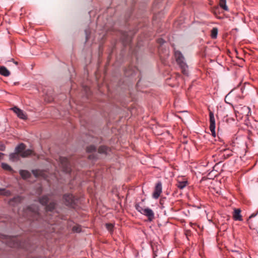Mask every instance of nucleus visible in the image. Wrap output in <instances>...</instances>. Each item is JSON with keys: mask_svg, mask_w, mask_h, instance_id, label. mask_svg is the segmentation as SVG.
Here are the masks:
<instances>
[{"mask_svg": "<svg viewBox=\"0 0 258 258\" xmlns=\"http://www.w3.org/2000/svg\"><path fill=\"white\" fill-rule=\"evenodd\" d=\"M142 214L147 216L150 221H152L154 218V213L153 211L149 208H145Z\"/></svg>", "mask_w": 258, "mask_h": 258, "instance_id": "6e6552de", "label": "nucleus"}, {"mask_svg": "<svg viewBox=\"0 0 258 258\" xmlns=\"http://www.w3.org/2000/svg\"><path fill=\"white\" fill-rule=\"evenodd\" d=\"M165 42L164 40L162 38H160L158 40V43L160 45L163 44Z\"/></svg>", "mask_w": 258, "mask_h": 258, "instance_id": "c756f323", "label": "nucleus"}, {"mask_svg": "<svg viewBox=\"0 0 258 258\" xmlns=\"http://www.w3.org/2000/svg\"><path fill=\"white\" fill-rule=\"evenodd\" d=\"M66 172H69V170L68 169H64Z\"/></svg>", "mask_w": 258, "mask_h": 258, "instance_id": "c9c22d12", "label": "nucleus"}, {"mask_svg": "<svg viewBox=\"0 0 258 258\" xmlns=\"http://www.w3.org/2000/svg\"><path fill=\"white\" fill-rule=\"evenodd\" d=\"M241 210L239 209H235L234 210L233 218L235 220L242 221V219L240 215Z\"/></svg>", "mask_w": 258, "mask_h": 258, "instance_id": "9d476101", "label": "nucleus"}, {"mask_svg": "<svg viewBox=\"0 0 258 258\" xmlns=\"http://www.w3.org/2000/svg\"><path fill=\"white\" fill-rule=\"evenodd\" d=\"M20 174L24 179H27L30 176V173L27 170H20Z\"/></svg>", "mask_w": 258, "mask_h": 258, "instance_id": "ddd939ff", "label": "nucleus"}, {"mask_svg": "<svg viewBox=\"0 0 258 258\" xmlns=\"http://www.w3.org/2000/svg\"><path fill=\"white\" fill-rule=\"evenodd\" d=\"M49 201V198L47 196H43L39 199V202L42 205H45Z\"/></svg>", "mask_w": 258, "mask_h": 258, "instance_id": "2eb2a0df", "label": "nucleus"}, {"mask_svg": "<svg viewBox=\"0 0 258 258\" xmlns=\"http://www.w3.org/2000/svg\"><path fill=\"white\" fill-rule=\"evenodd\" d=\"M32 172H33V174L34 175V176L36 177H38L39 176L42 175V173L41 171L39 170H33Z\"/></svg>", "mask_w": 258, "mask_h": 258, "instance_id": "b1692460", "label": "nucleus"}, {"mask_svg": "<svg viewBox=\"0 0 258 258\" xmlns=\"http://www.w3.org/2000/svg\"><path fill=\"white\" fill-rule=\"evenodd\" d=\"M11 110H12L20 119L25 120L27 118L26 114L22 110L17 107L15 106L11 108Z\"/></svg>", "mask_w": 258, "mask_h": 258, "instance_id": "39448f33", "label": "nucleus"}, {"mask_svg": "<svg viewBox=\"0 0 258 258\" xmlns=\"http://www.w3.org/2000/svg\"><path fill=\"white\" fill-rule=\"evenodd\" d=\"M65 204L67 205H71L75 202L74 197L72 194H66L63 196Z\"/></svg>", "mask_w": 258, "mask_h": 258, "instance_id": "0eeeda50", "label": "nucleus"}, {"mask_svg": "<svg viewBox=\"0 0 258 258\" xmlns=\"http://www.w3.org/2000/svg\"><path fill=\"white\" fill-rule=\"evenodd\" d=\"M18 153L17 152L15 153H12L10 155V158L11 160L13 161H15V160H17L18 159Z\"/></svg>", "mask_w": 258, "mask_h": 258, "instance_id": "aec40b11", "label": "nucleus"}, {"mask_svg": "<svg viewBox=\"0 0 258 258\" xmlns=\"http://www.w3.org/2000/svg\"><path fill=\"white\" fill-rule=\"evenodd\" d=\"M217 34H218V29L216 28H213L211 31V37L213 38H216L217 36Z\"/></svg>", "mask_w": 258, "mask_h": 258, "instance_id": "6ab92c4d", "label": "nucleus"}, {"mask_svg": "<svg viewBox=\"0 0 258 258\" xmlns=\"http://www.w3.org/2000/svg\"><path fill=\"white\" fill-rule=\"evenodd\" d=\"M107 150L108 149L105 146H101L98 149V152L99 153H106Z\"/></svg>", "mask_w": 258, "mask_h": 258, "instance_id": "412c9836", "label": "nucleus"}, {"mask_svg": "<svg viewBox=\"0 0 258 258\" xmlns=\"http://www.w3.org/2000/svg\"><path fill=\"white\" fill-rule=\"evenodd\" d=\"M5 150V145L2 143L0 142V151H4Z\"/></svg>", "mask_w": 258, "mask_h": 258, "instance_id": "cd10ccee", "label": "nucleus"}, {"mask_svg": "<svg viewBox=\"0 0 258 258\" xmlns=\"http://www.w3.org/2000/svg\"><path fill=\"white\" fill-rule=\"evenodd\" d=\"M135 207L136 210L142 214L145 208L140 205V204H137Z\"/></svg>", "mask_w": 258, "mask_h": 258, "instance_id": "a211bd4d", "label": "nucleus"}, {"mask_svg": "<svg viewBox=\"0 0 258 258\" xmlns=\"http://www.w3.org/2000/svg\"><path fill=\"white\" fill-rule=\"evenodd\" d=\"M55 206V203L53 202H51L46 207L47 211H51L54 209Z\"/></svg>", "mask_w": 258, "mask_h": 258, "instance_id": "dca6fc26", "label": "nucleus"}, {"mask_svg": "<svg viewBox=\"0 0 258 258\" xmlns=\"http://www.w3.org/2000/svg\"><path fill=\"white\" fill-rule=\"evenodd\" d=\"M10 72L4 66L0 67V74L5 77H8L10 75Z\"/></svg>", "mask_w": 258, "mask_h": 258, "instance_id": "9b49d317", "label": "nucleus"}, {"mask_svg": "<svg viewBox=\"0 0 258 258\" xmlns=\"http://www.w3.org/2000/svg\"><path fill=\"white\" fill-rule=\"evenodd\" d=\"M61 162H64V164L66 166H68V160L66 158H62L61 159ZM63 164V163H62V164Z\"/></svg>", "mask_w": 258, "mask_h": 258, "instance_id": "c85d7f7f", "label": "nucleus"}, {"mask_svg": "<svg viewBox=\"0 0 258 258\" xmlns=\"http://www.w3.org/2000/svg\"><path fill=\"white\" fill-rule=\"evenodd\" d=\"M4 156V154L0 152V160H1Z\"/></svg>", "mask_w": 258, "mask_h": 258, "instance_id": "2f4dec72", "label": "nucleus"}, {"mask_svg": "<svg viewBox=\"0 0 258 258\" xmlns=\"http://www.w3.org/2000/svg\"><path fill=\"white\" fill-rule=\"evenodd\" d=\"M210 130L211 132L212 135L214 137H216L215 132V119L214 118V113L212 111H210Z\"/></svg>", "mask_w": 258, "mask_h": 258, "instance_id": "20e7f679", "label": "nucleus"}, {"mask_svg": "<svg viewBox=\"0 0 258 258\" xmlns=\"http://www.w3.org/2000/svg\"><path fill=\"white\" fill-rule=\"evenodd\" d=\"M2 167L4 169L6 170L10 171L12 170L11 167L8 164H6L5 163H3L2 164Z\"/></svg>", "mask_w": 258, "mask_h": 258, "instance_id": "5701e85b", "label": "nucleus"}, {"mask_svg": "<svg viewBox=\"0 0 258 258\" xmlns=\"http://www.w3.org/2000/svg\"><path fill=\"white\" fill-rule=\"evenodd\" d=\"M84 90L86 91V93H88V91L89 90V89L87 87H86V88H85Z\"/></svg>", "mask_w": 258, "mask_h": 258, "instance_id": "7c9ffc66", "label": "nucleus"}, {"mask_svg": "<svg viewBox=\"0 0 258 258\" xmlns=\"http://www.w3.org/2000/svg\"><path fill=\"white\" fill-rule=\"evenodd\" d=\"M18 82H15V83H14V85H18Z\"/></svg>", "mask_w": 258, "mask_h": 258, "instance_id": "f704fd0d", "label": "nucleus"}, {"mask_svg": "<svg viewBox=\"0 0 258 258\" xmlns=\"http://www.w3.org/2000/svg\"><path fill=\"white\" fill-rule=\"evenodd\" d=\"M220 6L225 11H227L228 10V7L226 6V0H221L220 2Z\"/></svg>", "mask_w": 258, "mask_h": 258, "instance_id": "f3484780", "label": "nucleus"}, {"mask_svg": "<svg viewBox=\"0 0 258 258\" xmlns=\"http://www.w3.org/2000/svg\"><path fill=\"white\" fill-rule=\"evenodd\" d=\"M244 109H246V110H248L249 111L250 110V109L248 107H245L244 106V108H243Z\"/></svg>", "mask_w": 258, "mask_h": 258, "instance_id": "473e14b6", "label": "nucleus"}, {"mask_svg": "<svg viewBox=\"0 0 258 258\" xmlns=\"http://www.w3.org/2000/svg\"><path fill=\"white\" fill-rule=\"evenodd\" d=\"M0 195L6 197H9L11 195V192L5 188H0Z\"/></svg>", "mask_w": 258, "mask_h": 258, "instance_id": "4468645a", "label": "nucleus"}, {"mask_svg": "<svg viewBox=\"0 0 258 258\" xmlns=\"http://www.w3.org/2000/svg\"><path fill=\"white\" fill-rule=\"evenodd\" d=\"M15 151L22 157H27L30 155L32 151L30 149L25 150V146L24 144H19L15 149Z\"/></svg>", "mask_w": 258, "mask_h": 258, "instance_id": "7ed1b4c3", "label": "nucleus"}, {"mask_svg": "<svg viewBox=\"0 0 258 258\" xmlns=\"http://www.w3.org/2000/svg\"><path fill=\"white\" fill-rule=\"evenodd\" d=\"M229 94H230V93L228 94V95L226 96V98H227V97L228 95H229Z\"/></svg>", "mask_w": 258, "mask_h": 258, "instance_id": "e433bc0d", "label": "nucleus"}, {"mask_svg": "<svg viewBox=\"0 0 258 258\" xmlns=\"http://www.w3.org/2000/svg\"><path fill=\"white\" fill-rule=\"evenodd\" d=\"M19 214L24 217H34L33 218V220L36 219H37V217L39 216L38 209L35 206L32 207H29L27 209H24L22 212H19Z\"/></svg>", "mask_w": 258, "mask_h": 258, "instance_id": "f03ea898", "label": "nucleus"}, {"mask_svg": "<svg viewBox=\"0 0 258 258\" xmlns=\"http://www.w3.org/2000/svg\"><path fill=\"white\" fill-rule=\"evenodd\" d=\"M162 192V184L161 182H159L156 184L155 191L153 196L155 199H158Z\"/></svg>", "mask_w": 258, "mask_h": 258, "instance_id": "423d86ee", "label": "nucleus"}, {"mask_svg": "<svg viewBox=\"0 0 258 258\" xmlns=\"http://www.w3.org/2000/svg\"><path fill=\"white\" fill-rule=\"evenodd\" d=\"M106 228L108 231L111 232L113 228V225L110 223H107L106 224Z\"/></svg>", "mask_w": 258, "mask_h": 258, "instance_id": "393cba45", "label": "nucleus"}, {"mask_svg": "<svg viewBox=\"0 0 258 258\" xmlns=\"http://www.w3.org/2000/svg\"><path fill=\"white\" fill-rule=\"evenodd\" d=\"M187 181L186 180H184L182 181H178L177 182V183L176 184V186L178 188L182 189L187 185Z\"/></svg>", "mask_w": 258, "mask_h": 258, "instance_id": "f8f14e48", "label": "nucleus"}, {"mask_svg": "<svg viewBox=\"0 0 258 258\" xmlns=\"http://www.w3.org/2000/svg\"><path fill=\"white\" fill-rule=\"evenodd\" d=\"M45 101H47L48 102H51V100H47L46 98L45 99Z\"/></svg>", "mask_w": 258, "mask_h": 258, "instance_id": "72a5a7b5", "label": "nucleus"}, {"mask_svg": "<svg viewBox=\"0 0 258 258\" xmlns=\"http://www.w3.org/2000/svg\"><path fill=\"white\" fill-rule=\"evenodd\" d=\"M255 216V215H254V214H252L249 217V220H248V224L249 225V227L250 228H253V225H252V220L251 219H252V218H253Z\"/></svg>", "mask_w": 258, "mask_h": 258, "instance_id": "4be33fe9", "label": "nucleus"}, {"mask_svg": "<svg viewBox=\"0 0 258 258\" xmlns=\"http://www.w3.org/2000/svg\"><path fill=\"white\" fill-rule=\"evenodd\" d=\"M73 230L74 232H80L81 231V228L80 226H75L73 227Z\"/></svg>", "mask_w": 258, "mask_h": 258, "instance_id": "bb28decb", "label": "nucleus"}, {"mask_svg": "<svg viewBox=\"0 0 258 258\" xmlns=\"http://www.w3.org/2000/svg\"><path fill=\"white\" fill-rule=\"evenodd\" d=\"M96 150V147L93 145H91L87 147V151L88 152H91Z\"/></svg>", "mask_w": 258, "mask_h": 258, "instance_id": "a878e982", "label": "nucleus"}, {"mask_svg": "<svg viewBox=\"0 0 258 258\" xmlns=\"http://www.w3.org/2000/svg\"><path fill=\"white\" fill-rule=\"evenodd\" d=\"M175 57L176 61L181 68L183 74L187 75L188 66L185 62V59L182 54L179 51H175Z\"/></svg>", "mask_w": 258, "mask_h": 258, "instance_id": "f257e3e1", "label": "nucleus"}, {"mask_svg": "<svg viewBox=\"0 0 258 258\" xmlns=\"http://www.w3.org/2000/svg\"><path fill=\"white\" fill-rule=\"evenodd\" d=\"M22 201V197L20 196H17L11 199L9 202V204L10 206L15 207L17 206L18 204L20 203Z\"/></svg>", "mask_w": 258, "mask_h": 258, "instance_id": "1a4fd4ad", "label": "nucleus"}]
</instances>
